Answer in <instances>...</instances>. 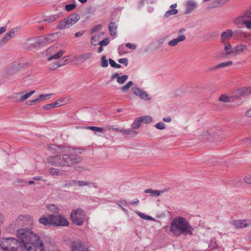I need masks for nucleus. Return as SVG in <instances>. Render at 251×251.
Here are the masks:
<instances>
[{"label": "nucleus", "mask_w": 251, "mask_h": 251, "mask_svg": "<svg viewBox=\"0 0 251 251\" xmlns=\"http://www.w3.org/2000/svg\"><path fill=\"white\" fill-rule=\"evenodd\" d=\"M17 237L3 239L0 248L3 251H44L45 247L39 236L30 229L22 228L17 231Z\"/></svg>", "instance_id": "nucleus-1"}, {"label": "nucleus", "mask_w": 251, "mask_h": 251, "mask_svg": "<svg viewBox=\"0 0 251 251\" xmlns=\"http://www.w3.org/2000/svg\"><path fill=\"white\" fill-rule=\"evenodd\" d=\"M170 230L174 236L179 237L181 235H192L194 228L186 219L178 216L173 219Z\"/></svg>", "instance_id": "nucleus-2"}, {"label": "nucleus", "mask_w": 251, "mask_h": 251, "mask_svg": "<svg viewBox=\"0 0 251 251\" xmlns=\"http://www.w3.org/2000/svg\"><path fill=\"white\" fill-rule=\"evenodd\" d=\"M49 162L52 165L58 166H70L81 161L80 157L74 154H63L50 156Z\"/></svg>", "instance_id": "nucleus-3"}, {"label": "nucleus", "mask_w": 251, "mask_h": 251, "mask_svg": "<svg viewBox=\"0 0 251 251\" xmlns=\"http://www.w3.org/2000/svg\"><path fill=\"white\" fill-rule=\"evenodd\" d=\"M80 16L78 14L73 13L60 21L57 25V28L63 30L69 28L75 25L80 20Z\"/></svg>", "instance_id": "nucleus-4"}, {"label": "nucleus", "mask_w": 251, "mask_h": 251, "mask_svg": "<svg viewBox=\"0 0 251 251\" xmlns=\"http://www.w3.org/2000/svg\"><path fill=\"white\" fill-rule=\"evenodd\" d=\"M71 217L74 224L81 226L86 219V215L81 209L78 208L72 211Z\"/></svg>", "instance_id": "nucleus-5"}, {"label": "nucleus", "mask_w": 251, "mask_h": 251, "mask_svg": "<svg viewBox=\"0 0 251 251\" xmlns=\"http://www.w3.org/2000/svg\"><path fill=\"white\" fill-rule=\"evenodd\" d=\"M65 50H60L58 51V47L56 45H54L50 47L46 51V55L48 56V60L51 61L52 59H57L61 57Z\"/></svg>", "instance_id": "nucleus-6"}, {"label": "nucleus", "mask_w": 251, "mask_h": 251, "mask_svg": "<svg viewBox=\"0 0 251 251\" xmlns=\"http://www.w3.org/2000/svg\"><path fill=\"white\" fill-rule=\"evenodd\" d=\"M52 220L53 226H65L69 225L67 219L61 214H52Z\"/></svg>", "instance_id": "nucleus-7"}, {"label": "nucleus", "mask_w": 251, "mask_h": 251, "mask_svg": "<svg viewBox=\"0 0 251 251\" xmlns=\"http://www.w3.org/2000/svg\"><path fill=\"white\" fill-rule=\"evenodd\" d=\"M32 223V218L28 215H20L15 220V225L18 226L31 225Z\"/></svg>", "instance_id": "nucleus-8"}, {"label": "nucleus", "mask_w": 251, "mask_h": 251, "mask_svg": "<svg viewBox=\"0 0 251 251\" xmlns=\"http://www.w3.org/2000/svg\"><path fill=\"white\" fill-rule=\"evenodd\" d=\"M132 92L134 95L139 97V98L144 100H150L151 97L147 93V92L139 88L136 86H134L131 88Z\"/></svg>", "instance_id": "nucleus-9"}, {"label": "nucleus", "mask_w": 251, "mask_h": 251, "mask_svg": "<svg viewBox=\"0 0 251 251\" xmlns=\"http://www.w3.org/2000/svg\"><path fill=\"white\" fill-rule=\"evenodd\" d=\"M72 251H89L88 248L80 240H75L71 244Z\"/></svg>", "instance_id": "nucleus-10"}, {"label": "nucleus", "mask_w": 251, "mask_h": 251, "mask_svg": "<svg viewBox=\"0 0 251 251\" xmlns=\"http://www.w3.org/2000/svg\"><path fill=\"white\" fill-rule=\"evenodd\" d=\"M232 224L237 228H243L250 226L251 222L248 219L233 220Z\"/></svg>", "instance_id": "nucleus-11"}, {"label": "nucleus", "mask_w": 251, "mask_h": 251, "mask_svg": "<svg viewBox=\"0 0 251 251\" xmlns=\"http://www.w3.org/2000/svg\"><path fill=\"white\" fill-rule=\"evenodd\" d=\"M15 35V30L14 29H11L7 33L3 38L0 41V46H2L6 44L8 41L11 39Z\"/></svg>", "instance_id": "nucleus-12"}, {"label": "nucleus", "mask_w": 251, "mask_h": 251, "mask_svg": "<svg viewBox=\"0 0 251 251\" xmlns=\"http://www.w3.org/2000/svg\"><path fill=\"white\" fill-rule=\"evenodd\" d=\"M68 185L69 186H78L79 187L92 186L93 183L91 182L81 180H72Z\"/></svg>", "instance_id": "nucleus-13"}, {"label": "nucleus", "mask_w": 251, "mask_h": 251, "mask_svg": "<svg viewBox=\"0 0 251 251\" xmlns=\"http://www.w3.org/2000/svg\"><path fill=\"white\" fill-rule=\"evenodd\" d=\"M39 222L45 226H52V214L40 218Z\"/></svg>", "instance_id": "nucleus-14"}, {"label": "nucleus", "mask_w": 251, "mask_h": 251, "mask_svg": "<svg viewBox=\"0 0 251 251\" xmlns=\"http://www.w3.org/2000/svg\"><path fill=\"white\" fill-rule=\"evenodd\" d=\"M186 39V36L184 34L179 35L177 38L170 41L168 44L172 47H176L179 42L184 41Z\"/></svg>", "instance_id": "nucleus-15"}, {"label": "nucleus", "mask_w": 251, "mask_h": 251, "mask_svg": "<svg viewBox=\"0 0 251 251\" xmlns=\"http://www.w3.org/2000/svg\"><path fill=\"white\" fill-rule=\"evenodd\" d=\"M232 36L233 32L231 30L227 29L221 33V41L223 43H226Z\"/></svg>", "instance_id": "nucleus-16"}, {"label": "nucleus", "mask_w": 251, "mask_h": 251, "mask_svg": "<svg viewBox=\"0 0 251 251\" xmlns=\"http://www.w3.org/2000/svg\"><path fill=\"white\" fill-rule=\"evenodd\" d=\"M168 189H165L163 190H154L152 189H148L145 190V193H150L151 196L158 197L161 194L166 192Z\"/></svg>", "instance_id": "nucleus-17"}, {"label": "nucleus", "mask_w": 251, "mask_h": 251, "mask_svg": "<svg viewBox=\"0 0 251 251\" xmlns=\"http://www.w3.org/2000/svg\"><path fill=\"white\" fill-rule=\"evenodd\" d=\"M248 49L247 46L244 44H240L236 46L233 48L234 53L239 54L242 53L244 50Z\"/></svg>", "instance_id": "nucleus-18"}, {"label": "nucleus", "mask_w": 251, "mask_h": 251, "mask_svg": "<svg viewBox=\"0 0 251 251\" xmlns=\"http://www.w3.org/2000/svg\"><path fill=\"white\" fill-rule=\"evenodd\" d=\"M246 20L243 16H240L234 19L233 23L238 27H241L243 25H245Z\"/></svg>", "instance_id": "nucleus-19"}, {"label": "nucleus", "mask_w": 251, "mask_h": 251, "mask_svg": "<svg viewBox=\"0 0 251 251\" xmlns=\"http://www.w3.org/2000/svg\"><path fill=\"white\" fill-rule=\"evenodd\" d=\"M49 173L51 176H63L65 175L64 171L54 168H50Z\"/></svg>", "instance_id": "nucleus-20"}, {"label": "nucleus", "mask_w": 251, "mask_h": 251, "mask_svg": "<svg viewBox=\"0 0 251 251\" xmlns=\"http://www.w3.org/2000/svg\"><path fill=\"white\" fill-rule=\"evenodd\" d=\"M34 90L31 91L29 92L25 93V91L21 92L19 94L20 95V101L23 102L28 99L32 95L34 94Z\"/></svg>", "instance_id": "nucleus-21"}, {"label": "nucleus", "mask_w": 251, "mask_h": 251, "mask_svg": "<svg viewBox=\"0 0 251 251\" xmlns=\"http://www.w3.org/2000/svg\"><path fill=\"white\" fill-rule=\"evenodd\" d=\"M176 6L177 5L176 3L172 4L171 6L172 9L166 12L164 16V17L168 18L171 15L176 14L178 12L176 8Z\"/></svg>", "instance_id": "nucleus-22"}, {"label": "nucleus", "mask_w": 251, "mask_h": 251, "mask_svg": "<svg viewBox=\"0 0 251 251\" xmlns=\"http://www.w3.org/2000/svg\"><path fill=\"white\" fill-rule=\"evenodd\" d=\"M233 64V62L231 61L222 62L221 63H220L219 64L216 65V66H214L213 67L211 68L210 70H215L220 68H225L226 67H229Z\"/></svg>", "instance_id": "nucleus-23"}, {"label": "nucleus", "mask_w": 251, "mask_h": 251, "mask_svg": "<svg viewBox=\"0 0 251 251\" xmlns=\"http://www.w3.org/2000/svg\"><path fill=\"white\" fill-rule=\"evenodd\" d=\"M69 102L68 99L66 98H63L56 100L54 103L55 107H59L65 104H67Z\"/></svg>", "instance_id": "nucleus-24"}, {"label": "nucleus", "mask_w": 251, "mask_h": 251, "mask_svg": "<svg viewBox=\"0 0 251 251\" xmlns=\"http://www.w3.org/2000/svg\"><path fill=\"white\" fill-rule=\"evenodd\" d=\"M241 97H243V96L241 88L234 91L231 94V98L233 100L238 99Z\"/></svg>", "instance_id": "nucleus-25"}, {"label": "nucleus", "mask_w": 251, "mask_h": 251, "mask_svg": "<svg viewBox=\"0 0 251 251\" xmlns=\"http://www.w3.org/2000/svg\"><path fill=\"white\" fill-rule=\"evenodd\" d=\"M196 3L193 1H188L187 3L186 9L185 11V14H189L195 7Z\"/></svg>", "instance_id": "nucleus-26"}, {"label": "nucleus", "mask_w": 251, "mask_h": 251, "mask_svg": "<svg viewBox=\"0 0 251 251\" xmlns=\"http://www.w3.org/2000/svg\"><path fill=\"white\" fill-rule=\"evenodd\" d=\"M240 88L243 97H248L251 94V86L242 87Z\"/></svg>", "instance_id": "nucleus-27"}, {"label": "nucleus", "mask_w": 251, "mask_h": 251, "mask_svg": "<svg viewBox=\"0 0 251 251\" xmlns=\"http://www.w3.org/2000/svg\"><path fill=\"white\" fill-rule=\"evenodd\" d=\"M51 95L52 94L41 95L38 98L34 100L33 102H37V103H39L45 100L49 99Z\"/></svg>", "instance_id": "nucleus-28"}, {"label": "nucleus", "mask_w": 251, "mask_h": 251, "mask_svg": "<svg viewBox=\"0 0 251 251\" xmlns=\"http://www.w3.org/2000/svg\"><path fill=\"white\" fill-rule=\"evenodd\" d=\"M47 208L50 212L54 213H58L59 212V208L58 207L53 204H50L47 206Z\"/></svg>", "instance_id": "nucleus-29"}, {"label": "nucleus", "mask_w": 251, "mask_h": 251, "mask_svg": "<svg viewBox=\"0 0 251 251\" xmlns=\"http://www.w3.org/2000/svg\"><path fill=\"white\" fill-rule=\"evenodd\" d=\"M117 26L115 23L111 22L109 25V30L110 34L112 36L115 35L116 34Z\"/></svg>", "instance_id": "nucleus-30"}, {"label": "nucleus", "mask_w": 251, "mask_h": 251, "mask_svg": "<svg viewBox=\"0 0 251 251\" xmlns=\"http://www.w3.org/2000/svg\"><path fill=\"white\" fill-rule=\"evenodd\" d=\"M224 50L226 51V55H230L234 53L233 48H232V46L230 43H226L225 45Z\"/></svg>", "instance_id": "nucleus-31"}, {"label": "nucleus", "mask_w": 251, "mask_h": 251, "mask_svg": "<svg viewBox=\"0 0 251 251\" xmlns=\"http://www.w3.org/2000/svg\"><path fill=\"white\" fill-rule=\"evenodd\" d=\"M92 54L91 52H87L83 54H81L78 59L82 61H85L89 59H90L92 57Z\"/></svg>", "instance_id": "nucleus-32"}, {"label": "nucleus", "mask_w": 251, "mask_h": 251, "mask_svg": "<svg viewBox=\"0 0 251 251\" xmlns=\"http://www.w3.org/2000/svg\"><path fill=\"white\" fill-rule=\"evenodd\" d=\"M136 213L142 219L146 220L154 221V219L150 216H148L139 211H136Z\"/></svg>", "instance_id": "nucleus-33"}, {"label": "nucleus", "mask_w": 251, "mask_h": 251, "mask_svg": "<svg viewBox=\"0 0 251 251\" xmlns=\"http://www.w3.org/2000/svg\"><path fill=\"white\" fill-rule=\"evenodd\" d=\"M142 123V121L140 118V117H138L135 119L134 122L132 124V127L133 129H137L138 128Z\"/></svg>", "instance_id": "nucleus-34"}, {"label": "nucleus", "mask_w": 251, "mask_h": 251, "mask_svg": "<svg viewBox=\"0 0 251 251\" xmlns=\"http://www.w3.org/2000/svg\"><path fill=\"white\" fill-rule=\"evenodd\" d=\"M231 99H232V98H231V95L228 97L225 94H223L221 95V96L219 98V100L220 101L224 102H230Z\"/></svg>", "instance_id": "nucleus-35"}, {"label": "nucleus", "mask_w": 251, "mask_h": 251, "mask_svg": "<svg viewBox=\"0 0 251 251\" xmlns=\"http://www.w3.org/2000/svg\"><path fill=\"white\" fill-rule=\"evenodd\" d=\"M209 248L211 250H213L218 248V245L215 239L212 238L211 239L210 243L209 244Z\"/></svg>", "instance_id": "nucleus-36"}, {"label": "nucleus", "mask_w": 251, "mask_h": 251, "mask_svg": "<svg viewBox=\"0 0 251 251\" xmlns=\"http://www.w3.org/2000/svg\"><path fill=\"white\" fill-rule=\"evenodd\" d=\"M142 123L148 124L152 121V118L151 116H143L139 117Z\"/></svg>", "instance_id": "nucleus-37"}, {"label": "nucleus", "mask_w": 251, "mask_h": 251, "mask_svg": "<svg viewBox=\"0 0 251 251\" xmlns=\"http://www.w3.org/2000/svg\"><path fill=\"white\" fill-rule=\"evenodd\" d=\"M59 15L57 14H55L53 15L50 16L45 20V21H47L48 22H53L59 18Z\"/></svg>", "instance_id": "nucleus-38"}, {"label": "nucleus", "mask_w": 251, "mask_h": 251, "mask_svg": "<svg viewBox=\"0 0 251 251\" xmlns=\"http://www.w3.org/2000/svg\"><path fill=\"white\" fill-rule=\"evenodd\" d=\"M137 134V132L132 129H129L126 130V136H127L128 137H134L136 136Z\"/></svg>", "instance_id": "nucleus-39"}, {"label": "nucleus", "mask_w": 251, "mask_h": 251, "mask_svg": "<svg viewBox=\"0 0 251 251\" xmlns=\"http://www.w3.org/2000/svg\"><path fill=\"white\" fill-rule=\"evenodd\" d=\"M99 36L95 35L91 38V44L93 46H96L99 44Z\"/></svg>", "instance_id": "nucleus-40"}, {"label": "nucleus", "mask_w": 251, "mask_h": 251, "mask_svg": "<svg viewBox=\"0 0 251 251\" xmlns=\"http://www.w3.org/2000/svg\"><path fill=\"white\" fill-rule=\"evenodd\" d=\"M102 27L101 25H98L94 26L90 31L91 34H93L96 32L97 31L101 29Z\"/></svg>", "instance_id": "nucleus-41"}, {"label": "nucleus", "mask_w": 251, "mask_h": 251, "mask_svg": "<svg viewBox=\"0 0 251 251\" xmlns=\"http://www.w3.org/2000/svg\"><path fill=\"white\" fill-rule=\"evenodd\" d=\"M87 129H89L92 130L93 131H96L100 132H102L103 131V128L100 127H96V126H88L86 127Z\"/></svg>", "instance_id": "nucleus-42"}, {"label": "nucleus", "mask_w": 251, "mask_h": 251, "mask_svg": "<svg viewBox=\"0 0 251 251\" xmlns=\"http://www.w3.org/2000/svg\"><path fill=\"white\" fill-rule=\"evenodd\" d=\"M109 62L112 67L116 68H120L121 67L120 65L117 64L116 62L111 58L109 59Z\"/></svg>", "instance_id": "nucleus-43"}, {"label": "nucleus", "mask_w": 251, "mask_h": 251, "mask_svg": "<svg viewBox=\"0 0 251 251\" xmlns=\"http://www.w3.org/2000/svg\"><path fill=\"white\" fill-rule=\"evenodd\" d=\"M101 66L102 67H106L108 66V61L106 59V56H102L101 57Z\"/></svg>", "instance_id": "nucleus-44"}, {"label": "nucleus", "mask_w": 251, "mask_h": 251, "mask_svg": "<svg viewBox=\"0 0 251 251\" xmlns=\"http://www.w3.org/2000/svg\"><path fill=\"white\" fill-rule=\"evenodd\" d=\"M155 127L159 130H163L165 129V125L163 122H159L155 125Z\"/></svg>", "instance_id": "nucleus-45"}, {"label": "nucleus", "mask_w": 251, "mask_h": 251, "mask_svg": "<svg viewBox=\"0 0 251 251\" xmlns=\"http://www.w3.org/2000/svg\"><path fill=\"white\" fill-rule=\"evenodd\" d=\"M76 7V5L75 3L67 4L65 6V10L67 11H70L74 9Z\"/></svg>", "instance_id": "nucleus-46"}, {"label": "nucleus", "mask_w": 251, "mask_h": 251, "mask_svg": "<svg viewBox=\"0 0 251 251\" xmlns=\"http://www.w3.org/2000/svg\"><path fill=\"white\" fill-rule=\"evenodd\" d=\"M109 42H110L109 39L108 38H106L104 39V40L100 42L99 43V44L100 46H106L109 43Z\"/></svg>", "instance_id": "nucleus-47"}, {"label": "nucleus", "mask_w": 251, "mask_h": 251, "mask_svg": "<svg viewBox=\"0 0 251 251\" xmlns=\"http://www.w3.org/2000/svg\"><path fill=\"white\" fill-rule=\"evenodd\" d=\"M243 17L247 20L251 19V11H247L243 15Z\"/></svg>", "instance_id": "nucleus-48"}, {"label": "nucleus", "mask_w": 251, "mask_h": 251, "mask_svg": "<svg viewBox=\"0 0 251 251\" xmlns=\"http://www.w3.org/2000/svg\"><path fill=\"white\" fill-rule=\"evenodd\" d=\"M54 107H55V106L54 105V103H52L47 104L44 105L43 106L42 108L44 109L48 110H50V109L54 108Z\"/></svg>", "instance_id": "nucleus-49"}, {"label": "nucleus", "mask_w": 251, "mask_h": 251, "mask_svg": "<svg viewBox=\"0 0 251 251\" xmlns=\"http://www.w3.org/2000/svg\"><path fill=\"white\" fill-rule=\"evenodd\" d=\"M117 81L119 84H123L126 81V75L119 76L117 79Z\"/></svg>", "instance_id": "nucleus-50"}, {"label": "nucleus", "mask_w": 251, "mask_h": 251, "mask_svg": "<svg viewBox=\"0 0 251 251\" xmlns=\"http://www.w3.org/2000/svg\"><path fill=\"white\" fill-rule=\"evenodd\" d=\"M54 34H49L48 35H47L45 37V39L47 40V42H53V41L51 39L52 36H54Z\"/></svg>", "instance_id": "nucleus-51"}, {"label": "nucleus", "mask_w": 251, "mask_h": 251, "mask_svg": "<svg viewBox=\"0 0 251 251\" xmlns=\"http://www.w3.org/2000/svg\"><path fill=\"white\" fill-rule=\"evenodd\" d=\"M244 180L246 183L248 184H251V175L247 176Z\"/></svg>", "instance_id": "nucleus-52"}, {"label": "nucleus", "mask_w": 251, "mask_h": 251, "mask_svg": "<svg viewBox=\"0 0 251 251\" xmlns=\"http://www.w3.org/2000/svg\"><path fill=\"white\" fill-rule=\"evenodd\" d=\"M245 25L248 29H251V20H246Z\"/></svg>", "instance_id": "nucleus-53"}, {"label": "nucleus", "mask_w": 251, "mask_h": 251, "mask_svg": "<svg viewBox=\"0 0 251 251\" xmlns=\"http://www.w3.org/2000/svg\"><path fill=\"white\" fill-rule=\"evenodd\" d=\"M126 46L127 48L131 50H134L136 48V46L135 45L131 44L130 43H126Z\"/></svg>", "instance_id": "nucleus-54"}, {"label": "nucleus", "mask_w": 251, "mask_h": 251, "mask_svg": "<svg viewBox=\"0 0 251 251\" xmlns=\"http://www.w3.org/2000/svg\"><path fill=\"white\" fill-rule=\"evenodd\" d=\"M139 203V200L137 199H135L130 201L131 205H137Z\"/></svg>", "instance_id": "nucleus-55"}, {"label": "nucleus", "mask_w": 251, "mask_h": 251, "mask_svg": "<svg viewBox=\"0 0 251 251\" xmlns=\"http://www.w3.org/2000/svg\"><path fill=\"white\" fill-rule=\"evenodd\" d=\"M209 134V132L207 130L205 131L202 134L204 139H207Z\"/></svg>", "instance_id": "nucleus-56"}, {"label": "nucleus", "mask_w": 251, "mask_h": 251, "mask_svg": "<svg viewBox=\"0 0 251 251\" xmlns=\"http://www.w3.org/2000/svg\"><path fill=\"white\" fill-rule=\"evenodd\" d=\"M50 150H53V151H57V150H59L60 149L59 147L56 146L54 145H52L51 146H50Z\"/></svg>", "instance_id": "nucleus-57"}, {"label": "nucleus", "mask_w": 251, "mask_h": 251, "mask_svg": "<svg viewBox=\"0 0 251 251\" xmlns=\"http://www.w3.org/2000/svg\"><path fill=\"white\" fill-rule=\"evenodd\" d=\"M84 32H85L84 31L77 32L75 33V37H80L84 33Z\"/></svg>", "instance_id": "nucleus-58"}, {"label": "nucleus", "mask_w": 251, "mask_h": 251, "mask_svg": "<svg viewBox=\"0 0 251 251\" xmlns=\"http://www.w3.org/2000/svg\"><path fill=\"white\" fill-rule=\"evenodd\" d=\"M163 121L165 122L170 123L172 121V118L170 117L163 118Z\"/></svg>", "instance_id": "nucleus-59"}, {"label": "nucleus", "mask_w": 251, "mask_h": 251, "mask_svg": "<svg viewBox=\"0 0 251 251\" xmlns=\"http://www.w3.org/2000/svg\"><path fill=\"white\" fill-rule=\"evenodd\" d=\"M4 222V218L3 214L0 212V224H2Z\"/></svg>", "instance_id": "nucleus-60"}, {"label": "nucleus", "mask_w": 251, "mask_h": 251, "mask_svg": "<svg viewBox=\"0 0 251 251\" xmlns=\"http://www.w3.org/2000/svg\"><path fill=\"white\" fill-rule=\"evenodd\" d=\"M119 77V74L117 73H115L114 74H113L112 76H111V78L112 79H115V78H117L118 79V78Z\"/></svg>", "instance_id": "nucleus-61"}, {"label": "nucleus", "mask_w": 251, "mask_h": 251, "mask_svg": "<svg viewBox=\"0 0 251 251\" xmlns=\"http://www.w3.org/2000/svg\"><path fill=\"white\" fill-rule=\"evenodd\" d=\"M245 115L247 117H251V108L248 109L246 112Z\"/></svg>", "instance_id": "nucleus-62"}, {"label": "nucleus", "mask_w": 251, "mask_h": 251, "mask_svg": "<svg viewBox=\"0 0 251 251\" xmlns=\"http://www.w3.org/2000/svg\"><path fill=\"white\" fill-rule=\"evenodd\" d=\"M33 100L27 101L26 102L27 104H28L29 105H35L37 103V102H33Z\"/></svg>", "instance_id": "nucleus-63"}, {"label": "nucleus", "mask_w": 251, "mask_h": 251, "mask_svg": "<svg viewBox=\"0 0 251 251\" xmlns=\"http://www.w3.org/2000/svg\"><path fill=\"white\" fill-rule=\"evenodd\" d=\"M243 36L244 37L251 39V34H249L247 33H243Z\"/></svg>", "instance_id": "nucleus-64"}]
</instances>
